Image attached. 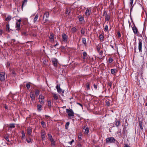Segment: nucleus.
Listing matches in <instances>:
<instances>
[{
	"label": "nucleus",
	"mask_w": 147,
	"mask_h": 147,
	"mask_svg": "<svg viewBox=\"0 0 147 147\" xmlns=\"http://www.w3.org/2000/svg\"><path fill=\"white\" fill-rule=\"evenodd\" d=\"M104 36L101 34H100L99 36V39L101 42H102L104 40Z\"/></svg>",
	"instance_id": "nucleus-20"
},
{
	"label": "nucleus",
	"mask_w": 147,
	"mask_h": 147,
	"mask_svg": "<svg viewBox=\"0 0 147 147\" xmlns=\"http://www.w3.org/2000/svg\"><path fill=\"white\" fill-rule=\"evenodd\" d=\"M124 147H131L130 146H129L128 144H125L124 145Z\"/></svg>",
	"instance_id": "nucleus-54"
},
{
	"label": "nucleus",
	"mask_w": 147,
	"mask_h": 147,
	"mask_svg": "<svg viewBox=\"0 0 147 147\" xmlns=\"http://www.w3.org/2000/svg\"><path fill=\"white\" fill-rule=\"evenodd\" d=\"M76 147H82L81 145L80 144H78Z\"/></svg>",
	"instance_id": "nucleus-61"
},
{
	"label": "nucleus",
	"mask_w": 147,
	"mask_h": 147,
	"mask_svg": "<svg viewBox=\"0 0 147 147\" xmlns=\"http://www.w3.org/2000/svg\"><path fill=\"white\" fill-rule=\"evenodd\" d=\"M142 40L141 39H139L138 49L140 52H142Z\"/></svg>",
	"instance_id": "nucleus-5"
},
{
	"label": "nucleus",
	"mask_w": 147,
	"mask_h": 147,
	"mask_svg": "<svg viewBox=\"0 0 147 147\" xmlns=\"http://www.w3.org/2000/svg\"><path fill=\"white\" fill-rule=\"evenodd\" d=\"M113 59L111 58H110L109 59V63H111L113 62Z\"/></svg>",
	"instance_id": "nucleus-51"
},
{
	"label": "nucleus",
	"mask_w": 147,
	"mask_h": 147,
	"mask_svg": "<svg viewBox=\"0 0 147 147\" xmlns=\"http://www.w3.org/2000/svg\"><path fill=\"white\" fill-rule=\"evenodd\" d=\"M48 138L50 141L54 140L53 139L52 136L51 134L48 133Z\"/></svg>",
	"instance_id": "nucleus-19"
},
{
	"label": "nucleus",
	"mask_w": 147,
	"mask_h": 147,
	"mask_svg": "<svg viewBox=\"0 0 147 147\" xmlns=\"http://www.w3.org/2000/svg\"><path fill=\"white\" fill-rule=\"evenodd\" d=\"M132 29L133 32L135 34H137L138 33V30L134 24V26L132 27Z\"/></svg>",
	"instance_id": "nucleus-10"
},
{
	"label": "nucleus",
	"mask_w": 147,
	"mask_h": 147,
	"mask_svg": "<svg viewBox=\"0 0 147 147\" xmlns=\"http://www.w3.org/2000/svg\"><path fill=\"white\" fill-rule=\"evenodd\" d=\"M30 96L32 100V101L35 100V95L34 93L31 92L30 93Z\"/></svg>",
	"instance_id": "nucleus-13"
},
{
	"label": "nucleus",
	"mask_w": 147,
	"mask_h": 147,
	"mask_svg": "<svg viewBox=\"0 0 147 147\" xmlns=\"http://www.w3.org/2000/svg\"><path fill=\"white\" fill-rule=\"evenodd\" d=\"M9 24H8L6 25V28L7 30H9Z\"/></svg>",
	"instance_id": "nucleus-45"
},
{
	"label": "nucleus",
	"mask_w": 147,
	"mask_h": 147,
	"mask_svg": "<svg viewBox=\"0 0 147 147\" xmlns=\"http://www.w3.org/2000/svg\"><path fill=\"white\" fill-rule=\"evenodd\" d=\"M77 104L79 105H80L81 107H82V105L81 103L78 102H77Z\"/></svg>",
	"instance_id": "nucleus-58"
},
{
	"label": "nucleus",
	"mask_w": 147,
	"mask_h": 147,
	"mask_svg": "<svg viewBox=\"0 0 147 147\" xmlns=\"http://www.w3.org/2000/svg\"><path fill=\"white\" fill-rule=\"evenodd\" d=\"M51 144L52 146L53 147L54 146H55V141L54 140L51 141Z\"/></svg>",
	"instance_id": "nucleus-35"
},
{
	"label": "nucleus",
	"mask_w": 147,
	"mask_h": 147,
	"mask_svg": "<svg viewBox=\"0 0 147 147\" xmlns=\"http://www.w3.org/2000/svg\"><path fill=\"white\" fill-rule=\"evenodd\" d=\"M5 79V72L0 73V80L1 81H4Z\"/></svg>",
	"instance_id": "nucleus-3"
},
{
	"label": "nucleus",
	"mask_w": 147,
	"mask_h": 147,
	"mask_svg": "<svg viewBox=\"0 0 147 147\" xmlns=\"http://www.w3.org/2000/svg\"><path fill=\"white\" fill-rule=\"evenodd\" d=\"M76 30H77L76 28L75 27H73L71 28V31H72V32L73 33L76 32Z\"/></svg>",
	"instance_id": "nucleus-37"
},
{
	"label": "nucleus",
	"mask_w": 147,
	"mask_h": 147,
	"mask_svg": "<svg viewBox=\"0 0 147 147\" xmlns=\"http://www.w3.org/2000/svg\"><path fill=\"white\" fill-rule=\"evenodd\" d=\"M62 40L64 42H66L68 39V36L65 34L63 33L62 34Z\"/></svg>",
	"instance_id": "nucleus-8"
},
{
	"label": "nucleus",
	"mask_w": 147,
	"mask_h": 147,
	"mask_svg": "<svg viewBox=\"0 0 147 147\" xmlns=\"http://www.w3.org/2000/svg\"><path fill=\"white\" fill-rule=\"evenodd\" d=\"M27 2V0H24L22 1V9L23 10V6L25 4H26Z\"/></svg>",
	"instance_id": "nucleus-21"
},
{
	"label": "nucleus",
	"mask_w": 147,
	"mask_h": 147,
	"mask_svg": "<svg viewBox=\"0 0 147 147\" xmlns=\"http://www.w3.org/2000/svg\"><path fill=\"white\" fill-rule=\"evenodd\" d=\"M26 140L28 143L32 142V140L29 137H28V138H26Z\"/></svg>",
	"instance_id": "nucleus-24"
},
{
	"label": "nucleus",
	"mask_w": 147,
	"mask_h": 147,
	"mask_svg": "<svg viewBox=\"0 0 147 147\" xmlns=\"http://www.w3.org/2000/svg\"><path fill=\"white\" fill-rule=\"evenodd\" d=\"M35 94L36 95L38 96L39 94V91L38 90H36L35 91Z\"/></svg>",
	"instance_id": "nucleus-42"
},
{
	"label": "nucleus",
	"mask_w": 147,
	"mask_h": 147,
	"mask_svg": "<svg viewBox=\"0 0 147 147\" xmlns=\"http://www.w3.org/2000/svg\"><path fill=\"white\" fill-rule=\"evenodd\" d=\"M27 131L28 134L29 135H30L32 132V129L31 128L29 127L28 128Z\"/></svg>",
	"instance_id": "nucleus-14"
},
{
	"label": "nucleus",
	"mask_w": 147,
	"mask_h": 147,
	"mask_svg": "<svg viewBox=\"0 0 147 147\" xmlns=\"http://www.w3.org/2000/svg\"><path fill=\"white\" fill-rule=\"evenodd\" d=\"M86 86L87 90H89L90 89V83L89 82H87L86 83Z\"/></svg>",
	"instance_id": "nucleus-32"
},
{
	"label": "nucleus",
	"mask_w": 147,
	"mask_h": 147,
	"mask_svg": "<svg viewBox=\"0 0 147 147\" xmlns=\"http://www.w3.org/2000/svg\"><path fill=\"white\" fill-rule=\"evenodd\" d=\"M139 126L141 129L143 130V128L141 122H139Z\"/></svg>",
	"instance_id": "nucleus-44"
},
{
	"label": "nucleus",
	"mask_w": 147,
	"mask_h": 147,
	"mask_svg": "<svg viewBox=\"0 0 147 147\" xmlns=\"http://www.w3.org/2000/svg\"><path fill=\"white\" fill-rule=\"evenodd\" d=\"M38 17V14L36 15L35 16L33 22H34V23H35L36 21L37 20Z\"/></svg>",
	"instance_id": "nucleus-25"
},
{
	"label": "nucleus",
	"mask_w": 147,
	"mask_h": 147,
	"mask_svg": "<svg viewBox=\"0 0 147 147\" xmlns=\"http://www.w3.org/2000/svg\"><path fill=\"white\" fill-rule=\"evenodd\" d=\"M41 125H42V127L43 128H45L46 125L44 121H41Z\"/></svg>",
	"instance_id": "nucleus-33"
},
{
	"label": "nucleus",
	"mask_w": 147,
	"mask_h": 147,
	"mask_svg": "<svg viewBox=\"0 0 147 147\" xmlns=\"http://www.w3.org/2000/svg\"><path fill=\"white\" fill-rule=\"evenodd\" d=\"M104 30L105 32H109L108 26L107 25H106L105 26Z\"/></svg>",
	"instance_id": "nucleus-29"
},
{
	"label": "nucleus",
	"mask_w": 147,
	"mask_h": 147,
	"mask_svg": "<svg viewBox=\"0 0 147 147\" xmlns=\"http://www.w3.org/2000/svg\"><path fill=\"white\" fill-rule=\"evenodd\" d=\"M82 43L84 44L85 46H86V41L85 38H82Z\"/></svg>",
	"instance_id": "nucleus-22"
},
{
	"label": "nucleus",
	"mask_w": 147,
	"mask_h": 147,
	"mask_svg": "<svg viewBox=\"0 0 147 147\" xmlns=\"http://www.w3.org/2000/svg\"><path fill=\"white\" fill-rule=\"evenodd\" d=\"M49 13L48 12H46L44 13V17H46L47 18L49 17Z\"/></svg>",
	"instance_id": "nucleus-23"
},
{
	"label": "nucleus",
	"mask_w": 147,
	"mask_h": 147,
	"mask_svg": "<svg viewBox=\"0 0 147 147\" xmlns=\"http://www.w3.org/2000/svg\"><path fill=\"white\" fill-rule=\"evenodd\" d=\"M70 12V10L68 9H66V10L65 13L66 14H69Z\"/></svg>",
	"instance_id": "nucleus-43"
},
{
	"label": "nucleus",
	"mask_w": 147,
	"mask_h": 147,
	"mask_svg": "<svg viewBox=\"0 0 147 147\" xmlns=\"http://www.w3.org/2000/svg\"><path fill=\"white\" fill-rule=\"evenodd\" d=\"M91 12V10L90 9H87L86 10L85 12V14L86 16H89Z\"/></svg>",
	"instance_id": "nucleus-11"
},
{
	"label": "nucleus",
	"mask_w": 147,
	"mask_h": 147,
	"mask_svg": "<svg viewBox=\"0 0 147 147\" xmlns=\"http://www.w3.org/2000/svg\"><path fill=\"white\" fill-rule=\"evenodd\" d=\"M5 139L8 142H9V137L8 136H6L4 137Z\"/></svg>",
	"instance_id": "nucleus-48"
},
{
	"label": "nucleus",
	"mask_w": 147,
	"mask_h": 147,
	"mask_svg": "<svg viewBox=\"0 0 147 147\" xmlns=\"http://www.w3.org/2000/svg\"><path fill=\"white\" fill-rule=\"evenodd\" d=\"M97 50L98 52H99L100 50V48L99 47H97Z\"/></svg>",
	"instance_id": "nucleus-62"
},
{
	"label": "nucleus",
	"mask_w": 147,
	"mask_h": 147,
	"mask_svg": "<svg viewBox=\"0 0 147 147\" xmlns=\"http://www.w3.org/2000/svg\"><path fill=\"white\" fill-rule=\"evenodd\" d=\"M99 55H102V53H103V51H99Z\"/></svg>",
	"instance_id": "nucleus-60"
},
{
	"label": "nucleus",
	"mask_w": 147,
	"mask_h": 147,
	"mask_svg": "<svg viewBox=\"0 0 147 147\" xmlns=\"http://www.w3.org/2000/svg\"><path fill=\"white\" fill-rule=\"evenodd\" d=\"M56 89L57 90V91L59 93H61V92H63L62 91V89L60 87V85H57L56 87Z\"/></svg>",
	"instance_id": "nucleus-12"
},
{
	"label": "nucleus",
	"mask_w": 147,
	"mask_h": 147,
	"mask_svg": "<svg viewBox=\"0 0 147 147\" xmlns=\"http://www.w3.org/2000/svg\"><path fill=\"white\" fill-rule=\"evenodd\" d=\"M37 107L38 111H40L42 110V105H37Z\"/></svg>",
	"instance_id": "nucleus-17"
},
{
	"label": "nucleus",
	"mask_w": 147,
	"mask_h": 147,
	"mask_svg": "<svg viewBox=\"0 0 147 147\" xmlns=\"http://www.w3.org/2000/svg\"><path fill=\"white\" fill-rule=\"evenodd\" d=\"M108 84L109 85V86L111 88V86H112V83L111 82L108 83Z\"/></svg>",
	"instance_id": "nucleus-56"
},
{
	"label": "nucleus",
	"mask_w": 147,
	"mask_h": 147,
	"mask_svg": "<svg viewBox=\"0 0 147 147\" xmlns=\"http://www.w3.org/2000/svg\"><path fill=\"white\" fill-rule=\"evenodd\" d=\"M10 65V63L9 62H8L7 63L6 65V67H8Z\"/></svg>",
	"instance_id": "nucleus-53"
},
{
	"label": "nucleus",
	"mask_w": 147,
	"mask_h": 147,
	"mask_svg": "<svg viewBox=\"0 0 147 147\" xmlns=\"http://www.w3.org/2000/svg\"><path fill=\"white\" fill-rule=\"evenodd\" d=\"M39 102L41 104H43L44 103V96L42 95H40L39 98Z\"/></svg>",
	"instance_id": "nucleus-6"
},
{
	"label": "nucleus",
	"mask_w": 147,
	"mask_h": 147,
	"mask_svg": "<svg viewBox=\"0 0 147 147\" xmlns=\"http://www.w3.org/2000/svg\"><path fill=\"white\" fill-rule=\"evenodd\" d=\"M53 97H54L55 100H57L58 99V97L57 94H53Z\"/></svg>",
	"instance_id": "nucleus-38"
},
{
	"label": "nucleus",
	"mask_w": 147,
	"mask_h": 147,
	"mask_svg": "<svg viewBox=\"0 0 147 147\" xmlns=\"http://www.w3.org/2000/svg\"><path fill=\"white\" fill-rule=\"evenodd\" d=\"M54 36L53 35V34H50V36L49 37L50 41L51 42H53L54 41Z\"/></svg>",
	"instance_id": "nucleus-15"
},
{
	"label": "nucleus",
	"mask_w": 147,
	"mask_h": 147,
	"mask_svg": "<svg viewBox=\"0 0 147 147\" xmlns=\"http://www.w3.org/2000/svg\"><path fill=\"white\" fill-rule=\"evenodd\" d=\"M66 112L68 113L69 117H73L74 116V113L72 109H66Z\"/></svg>",
	"instance_id": "nucleus-2"
},
{
	"label": "nucleus",
	"mask_w": 147,
	"mask_h": 147,
	"mask_svg": "<svg viewBox=\"0 0 147 147\" xmlns=\"http://www.w3.org/2000/svg\"><path fill=\"white\" fill-rule=\"evenodd\" d=\"M111 72L112 74H115V69H111Z\"/></svg>",
	"instance_id": "nucleus-47"
},
{
	"label": "nucleus",
	"mask_w": 147,
	"mask_h": 147,
	"mask_svg": "<svg viewBox=\"0 0 147 147\" xmlns=\"http://www.w3.org/2000/svg\"><path fill=\"white\" fill-rule=\"evenodd\" d=\"M41 134L42 139V140H45L46 138V133L44 130H41Z\"/></svg>",
	"instance_id": "nucleus-4"
},
{
	"label": "nucleus",
	"mask_w": 147,
	"mask_h": 147,
	"mask_svg": "<svg viewBox=\"0 0 147 147\" xmlns=\"http://www.w3.org/2000/svg\"><path fill=\"white\" fill-rule=\"evenodd\" d=\"M15 124L14 123H11L9 124V127L10 128H14L15 127Z\"/></svg>",
	"instance_id": "nucleus-41"
},
{
	"label": "nucleus",
	"mask_w": 147,
	"mask_h": 147,
	"mask_svg": "<svg viewBox=\"0 0 147 147\" xmlns=\"http://www.w3.org/2000/svg\"><path fill=\"white\" fill-rule=\"evenodd\" d=\"M57 45H58V44L57 43H56L55 45H54L53 46V47H56Z\"/></svg>",
	"instance_id": "nucleus-63"
},
{
	"label": "nucleus",
	"mask_w": 147,
	"mask_h": 147,
	"mask_svg": "<svg viewBox=\"0 0 147 147\" xmlns=\"http://www.w3.org/2000/svg\"><path fill=\"white\" fill-rule=\"evenodd\" d=\"M83 59H85L87 55V53L86 52L84 51L83 52Z\"/></svg>",
	"instance_id": "nucleus-31"
},
{
	"label": "nucleus",
	"mask_w": 147,
	"mask_h": 147,
	"mask_svg": "<svg viewBox=\"0 0 147 147\" xmlns=\"http://www.w3.org/2000/svg\"><path fill=\"white\" fill-rule=\"evenodd\" d=\"M26 86L27 89H28L30 88V85L28 83L26 84Z\"/></svg>",
	"instance_id": "nucleus-50"
},
{
	"label": "nucleus",
	"mask_w": 147,
	"mask_h": 147,
	"mask_svg": "<svg viewBox=\"0 0 147 147\" xmlns=\"http://www.w3.org/2000/svg\"><path fill=\"white\" fill-rule=\"evenodd\" d=\"M81 33L82 34H84L85 33V31L84 29H81Z\"/></svg>",
	"instance_id": "nucleus-49"
},
{
	"label": "nucleus",
	"mask_w": 147,
	"mask_h": 147,
	"mask_svg": "<svg viewBox=\"0 0 147 147\" xmlns=\"http://www.w3.org/2000/svg\"><path fill=\"white\" fill-rule=\"evenodd\" d=\"M23 34L24 35H26V33L25 32H24L23 33Z\"/></svg>",
	"instance_id": "nucleus-64"
},
{
	"label": "nucleus",
	"mask_w": 147,
	"mask_h": 147,
	"mask_svg": "<svg viewBox=\"0 0 147 147\" xmlns=\"http://www.w3.org/2000/svg\"><path fill=\"white\" fill-rule=\"evenodd\" d=\"M134 0H130V7H132L130 11H131L133 7V6H132L133 4V1Z\"/></svg>",
	"instance_id": "nucleus-34"
},
{
	"label": "nucleus",
	"mask_w": 147,
	"mask_h": 147,
	"mask_svg": "<svg viewBox=\"0 0 147 147\" xmlns=\"http://www.w3.org/2000/svg\"><path fill=\"white\" fill-rule=\"evenodd\" d=\"M89 129L88 127H86L85 129L84 133L85 134H88L89 132Z\"/></svg>",
	"instance_id": "nucleus-30"
},
{
	"label": "nucleus",
	"mask_w": 147,
	"mask_h": 147,
	"mask_svg": "<svg viewBox=\"0 0 147 147\" xmlns=\"http://www.w3.org/2000/svg\"><path fill=\"white\" fill-rule=\"evenodd\" d=\"M78 18L80 22L84 20V17L82 16L79 15L78 16Z\"/></svg>",
	"instance_id": "nucleus-18"
},
{
	"label": "nucleus",
	"mask_w": 147,
	"mask_h": 147,
	"mask_svg": "<svg viewBox=\"0 0 147 147\" xmlns=\"http://www.w3.org/2000/svg\"><path fill=\"white\" fill-rule=\"evenodd\" d=\"M117 34H118V36L119 37V38L121 36V34L120 33V32H117Z\"/></svg>",
	"instance_id": "nucleus-55"
},
{
	"label": "nucleus",
	"mask_w": 147,
	"mask_h": 147,
	"mask_svg": "<svg viewBox=\"0 0 147 147\" xmlns=\"http://www.w3.org/2000/svg\"><path fill=\"white\" fill-rule=\"evenodd\" d=\"M21 20L19 19L18 21L16 22V27L17 28L16 30H19L20 26V22Z\"/></svg>",
	"instance_id": "nucleus-7"
},
{
	"label": "nucleus",
	"mask_w": 147,
	"mask_h": 147,
	"mask_svg": "<svg viewBox=\"0 0 147 147\" xmlns=\"http://www.w3.org/2000/svg\"><path fill=\"white\" fill-rule=\"evenodd\" d=\"M51 60L54 65L55 67L57 66V60L55 58H52L51 59Z\"/></svg>",
	"instance_id": "nucleus-9"
},
{
	"label": "nucleus",
	"mask_w": 147,
	"mask_h": 147,
	"mask_svg": "<svg viewBox=\"0 0 147 147\" xmlns=\"http://www.w3.org/2000/svg\"><path fill=\"white\" fill-rule=\"evenodd\" d=\"M105 102H106V104L107 106H108V107L110 106V102H109V100H107Z\"/></svg>",
	"instance_id": "nucleus-36"
},
{
	"label": "nucleus",
	"mask_w": 147,
	"mask_h": 147,
	"mask_svg": "<svg viewBox=\"0 0 147 147\" xmlns=\"http://www.w3.org/2000/svg\"><path fill=\"white\" fill-rule=\"evenodd\" d=\"M115 125L117 127H118L120 125V122L118 120V121H115Z\"/></svg>",
	"instance_id": "nucleus-26"
},
{
	"label": "nucleus",
	"mask_w": 147,
	"mask_h": 147,
	"mask_svg": "<svg viewBox=\"0 0 147 147\" xmlns=\"http://www.w3.org/2000/svg\"><path fill=\"white\" fill-rule=\"evenodd\" d=\"M69 123H70L69 122H67L66 123L65 125V129H68V127H68L69 126Z\"/></svg>",
	"instance_id": "nucleus-39"
},
{
	"label": "nucleus",
	"mask_w": 147,
	"mask_h": 147,
	"mask_svg": "<svg viewBox=\"0 0 147 147\" xmlns=\"http://www.w3.org/2000/svg\"><path fill=\"white\" fill-rule=\"evenodd\" d=\"M103 16H105L107 15L108 14H107V11H104L103 13Z\"/></svg>",
	"instance_id": "nucleus-46"
},
{
	"label": "nucleus",
	"mask_w": 147,
	"mask_h": 147,
	"mask_svg": "<svg viewBox=\"0 0 147 147\" xmlns=\"http://www.w3.org/2000/svg\"><path fill=\"white\" fill-rule=\"evenodd\" d=\"M93 86L95 89H97V85H96L95 84H94Z\"/></svg>",
	"instance_id": "nucleus-57"
},
{
	"label": "nucleus",
	"mask_w": 147,
	"mask_h": 147,
	"mask_svg": "<svg viewBox=\"0 0 147 147\" xmlns=\"http://www.w3.org/2000/svg\"><path fill=\"white\" fill-rule=\"evenodd\" d=\"M105 21H109L110 18V14H108L107 15L105 16Z\"/></svg>",
	"instance_id": "nucleus-16"
},
{
	"label": "nucleus",
	"mask_w": 147,
	"mask_h": 147,
	"mask_svg": "<svg viewBox=\"0 0 147 147\" xmlns=\"http://www.w3.org/2000/svg\"><path fill=\"white\" fill-rule=\"evenodd\" d=\"M25 138V133L24 131H22L21 138L22 139H23L24 138Z\"/></svg>",
	"instance_id": "nucleus-27"
},
{
	"label": "nucleus",
	"mask_w": 147,
	"mask_h": 147,
	"mask_svg": "<svg viewBox=\"0 0 147 147\" xmlns=\"http://www.w3.org/2000/svg\"><path fill=\"white\" fill-rule=\"evenodd\" d=\"M48 106L49 108L51 107V102L50 101H47Z\"/></svg>",
	"instance_id": "nucleus-40"
},
{
	"label": "nucleus",
	"mask_w": 147,
	"mask_h": 147,
	"mask_svg": "<svg viewBox=\"0 0 147 147\" xmlns=\"http://www.w3.org/2000/svg\"><path fill=\"white\" fill-rule=\"evenodd\" d=\"M2 34H3L2 30L0 29V34L1 35H2Z\"/></svg>",
	"instance_id": "nucleus-59"
},
{
	"label": "nucleus",
	"mask_w": 147,
	"mask_h": 147,
	"mask_svg": "<svg viewBox=\"0 0 147 147\" xmlns=\"http://www.w3.org/2000/svg\"><path fill=\"white\" fill-rule=\"evenodd\" d=\"M115 139L113 137H110L106 138V143L107 144L115 143Z\"/></svg>",
	"instance_id": "nucleus-1"
},
{
	"label": "nucleus",
	"mask_w": 147,
	"mask_h": 147,
	"mask_svg": "<svg viewBox=\"0 0 147 147\" xmlns=\"http://www.w3.org/2000/svg\"><path fill=\"white\" fill-rule=\"evenodd\" d=\"M74 142V140L73 139L71 141L69 142H68V143L70 144V145H71L72 143Z\"/></svg>",
	"instance_id": "nucleus-52"
},
{
	"label": "nucleus",
	"mask_w": 147,
	"mask_h": 147,
	"mask_svg": "<svg viewBox=\"0 0 147 147\" xmlns=\"http://www.w3.org/2000/svg\"><path fill=\"white\" fill-rule=\"evenodd\" d=\"M11 16H10L9 15L5 19V20L7 21H9L11 20Z\"/></svg>",
	"instance_id": "nucleus-28"
}]
</instances>
